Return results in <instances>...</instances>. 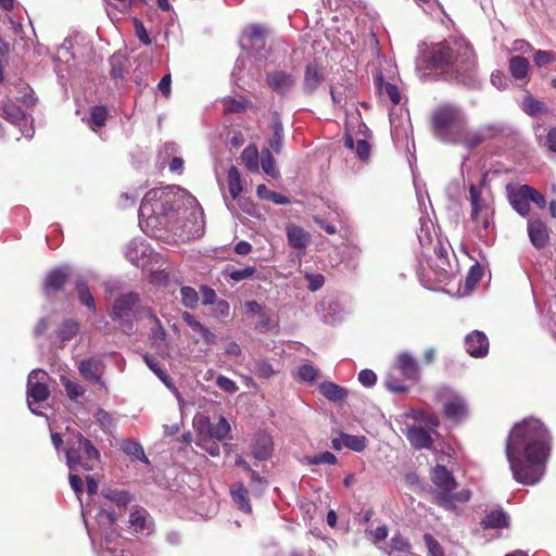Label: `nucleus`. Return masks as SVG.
I'll list each match as a JSON object with an SVG mask.
<instances>
[{
  "label": "nucleus",
  "mask_w": 556,
  "mask_h": 556,
  "mask_svg": "<svg viewBox=\"0 0 556 556\" xmlns=\"http://www.w3.org/2000/svg\"><path fill=\"white\" fill-rule=\"evenodd\" d=\"M143 232L160 240H190L203 233V211L197 199L178 186L149 190L138 211Z\"/></svg>",
  "instance_id": "obj_1"
},
{
  "label": "nucleus",
  "mask_w": 556,
  "mask_h": 556,
  "mask_svg": "<svg viewBox=\"0 0 556 556\" xmlns=\"http://www.w3.org/2000/svg\"><path fill=\"white\" fill-rule=\"evenodd\" d=\"M549 452L551 435L539 419H525L516 425L505 448L514 479L522 484H536L545 473Z\"/></svg>",
  "instance_id": "obj_2"
},
{
  "label": "nucleus",
  "mask_w": 556,
  "mask_h": 556,
  "mask_svg": "<svg viewBox=\"0 0 556 556\" xmlns=\"http://www.w3.org/2000/svg\"><path fill=\"white\" fill-rule=\"evenodd\" d=\"M424 60L429 68L440 71L464 84L469 83L477 70L476 55L471 46L464 39L444 41L431 46Z\"/></svg>",
  "instance_id": "obj_3"
},
{
  "label": "nucleus",
  "mask_w": 556,
  "mask_h": 556,
  "mask_svg": "<svg viewBox=\"0 0 556 556\" xmlns=\"http://www.w3.org/2000/svg\"><path fill=\"white\" fill-rule=\"evenodd\" d=\"M35 103L30 87L20 83L13 89L9 88L8 93L0 94V116L16 125L25 138L31 139L35 135L34 119L27 116L23 106L29 109Z\"/></svg>",
  "instance_id": "obj_4"
},
{
  "label": "nucleus",
  "mask_w": 556,
  "mask_h": 556,
  "mask_svg": "<svg viewBox=\"0 0 556 556\" xmlns=\"http://www.w3.org/2000/svg\"><path fill=\"white\" fill-rule=\"evenodd\" d=\"M431 481L434 485L435 503L446 510L456 511L459 504L471 498V491L462 489L455 492L457 483L453 475L442 465H437L431 471Z\"/></svg>",
  "instance_id": "obj_5"
},
{
  "label": "nucleus",
  "mask_w": 556,
  "mask_h": 556,
  "mask_svg": "<svg viewBox=\"0 0 556 556\" xmlns=\"http://www.w3.org/2000/svg\"><path fill=\"white\" fill-rule=\"evenodd\" d=\"M274 134L268 141V147L263 148L262 156L260 160V153L254 144L245 148V168L250 172H258L261 165L263 172L273 177L277 178L279 172L275 166V160L271 155V151L279 154L282 149L283 129L279 122H275L273 125Z\"/></svg>",
  "instance_id": "obj_6"
},
{
  "label": "nucleus",
  "mask_w": 556,
  "mask_h": 556,
  "mask_svg": "<svg viewBox=\"0 0 556 556\" xmlns=\"http://www.w3.org/2000/svg\"><path fill=\"white\" fill-rule=\"evenodd\" d=\"M65 456L71 471L78 469L91 471L100 462V452L80 432H74L67 438Z\"/></svg>",
  "instance_id": "obj_7"
},
{
  "label": "nucleus",
  "mask_w": 556,
  "mask_h": 556,
  "mask_svg": "<svg viewBox=\"0 0 556 556\" xmlns=\"http://www.w3.org/2000/svg\"><path fill=\"white\" fill-rule=\"evenodd\" d=\"M140 304L139 294L128 292L119 295L112 306L111 318L118 324L125 334H132L136 330L135 321L146 319V311Z\"/></svg>",
  "instance_id": "obj_8"
},
{
  "label": "nucleus",
  "mask_w": 556,
  "mask_h": 556,
  "mask_svg": "<svg viewBox=\"0 0 556 556\" xmlns=\"http://www.w3.org/2000/svg\"><path fill=\"white\" fill-rule=\"evenodd\" d=\"M434 135L445 142L453 143L462 135L466 123L462 111L446 105L438 109L432 117Z\"/></svg>",
  "instance_id": "obj_9"
},
{
  "label": "nucleus",
  "mask_w": 556,
  "mask_h": 556,
  "mask_svg": "<svg viewBox=\"0 0 556 556\" xmlns=\"http://www.w3.org/2000/svg\"><path fill=\"white\" fill-rule=\"evenodd\" d=\"M419 379V366L407 352L400 353L391 371L384 378V386L394 393L406 391L404 381L416 382Z\"/></svg>",
  "instance_id": "obj_10"
},
{
  "label": "nucleus",
  "mask_w": 556,
  "mask_h": 556,
  "mask_svg": "<svg viewBox=\"0 0 556 556\" xmlns=\"http://www.w3.org/2000/svg\"><path fill=\"white\" fill-rule=\"evenodd\" d=\"M49 376L45 370L34 369L27 379V405L30 412L37 416H43L41 408H45L46 401L50 396L47 386Z\"/></svg>",
  "instance_id": "obj_11"
},
{
  "label": "nucleus",
  "mask_w": 556,
  "mask_h": 556,
  "mask_svg": "<svg viewBox=\"0 0 556 556\" xmlns=\"http://www.w3.org/2000/svg\"><path fill=\"white\" fill-rule=\"evenodd\" d=\"M469 193L471 205L470 219L476 225L477 233L483 236L493 226L494 208L486 199L482 198L475 185H470Z\"/></svg>",
  "instance_id": "obj_12"
},
{
  "label": "nucleus",
  "mask_w": 556,
  "mask_h": 556,
  "mask_svg": "<svg viewBox=\"0 0 556 556\" xmlns=\"http://www.w3.org/2000/svg\"><path fill=\"white\" fill-rule=\"evenodd\" d=\"M228 193H224V201L232 216L241 219L243 198L241 195L243 186L241 182V173L237 165L232 164L227 173Z\"/></svg>",
  "instance_id": "obj_13"
},
{
  "label": "nucleus",
  "mask_w": 556,
  "mask_h": 556,
  "mask_svg": "<svg viewBox=\"0 0 556 556\" xmlns=\"http://www.w3.org/2000/svg\"><path fill=\"white\" fill-rule=\"evenodd\" d=\"M245 321L260 332H266L277 327V320L269 309L252 301L245 303Z\"/></svg>",
  "instance_id": "obj_14"
},
{
  "label": "nucleus",
  "mask_w": 556,
  "mask_h": 556,
  "mask_svg": "<svg viewBox=\"0 0 556 556\" xmlns=\"http://www.w3.org/2000/svg\"><path fill=\"white\" fill-rule=\"evenodd\" d=\"M438 399L442 402L444 414L452 420H460L467 415V404L465 399L447 387H443L438 392Z\"/></svg>",
  "instance_id": "obj_15"
},
{
  "label": "nucleus",
  "mask_w": 556,
  "mask_h": 556,
  "mask_svg": "<svg viewBox=\"0 0 556 556\" xmlns=\"http://www.w3.org/2000/svg\"><path fill=\"white\" fill-rule=\"evenodd\" d=\"M269 34L268 27L261 24H252L249 33V47H245L250 59L264 61L268 55L266 40Z\"/></svg>",
  "instance_id": "obj_16"
},
{
  "label": "nucleus",
  "mask_w": 556,
  "mask_h": 556,
  "mask_svg": "<svg viewBox=\"0 0 556 556\" xmlns=\"http://www.w3.org/2000/svg\"><path fill=\"white\" fill-rule=\"evenodd\" d=\"M97 280V275L87 270L76 277L75 288L81 305L86 306L91 311H96V302L90 292L89 282Z\"/></svg>",
  "instance_id": "obj_17"
},
{
  "label": "nucleus",
  "mask_w": 556,
  "mask_h": 556,
  "mask_svg": "<svg viewBox=\"0 0 556 556\" xmlns=\"http://www.w3.org/2000/svg\"><path fill=\"white\" fill-rule=\"evenodd\" d=\"M250 447L255 459L266 460L274 451L273 438L267 431L260 430L253 435Z\"/></svg>",
  "instance_id": "obj_18"
},
{
  "label": "nucleus",
  "mask_w": 556,
  "mask_h": 556,
  "mask_svg": "<svg viewBox=\"0 0 556 556\" xmlns=\"http://www.w3.org/2000/svg\"><path fill=\"white\" fill-rule=\"evenodd\" d=\"M129 527L134 532L148 536L154 531V521L144 508L136 507L130 511Z\"/></svg>",
  "instance_id": "obj_19"
},
{
  "label": "nucleus",
  "mask_w": 556,
  "mask_h": 556,
  "mask_svg": "<svg viewBox=\"0 0 556 556\" xmlns=\"http://www.w3.org/2000/svg\"><path fill=\"white\" fill-rule=\"evenodd\" d=\"M526 188H528V185H521L518 187L507 186V197L509 204L519 215L523 217L530 214V200Z\"/></svg>",
  "instance_id": "obj_20"
},
{
  "label": "nucleus",
  "mask_w": 556,
  "mask_h": 556,
  "mask_svg": "<svg viewBox=\"0 0 556 556\" xmlns=\"http://www.w3.org/2000/svg\"><path fill=\"white\" fill-rule=\"evenodd\" d=\"M492 128H481V129H468L466 124L464 125L462 135L457 136V139L453 143H460L468 149H473L478 147L480 143L485 141L491 137Z\"/></svg>",
  "instance_id": "obj_21"
},
{
  "label": "nucleus",
  "mask_w": 556,
  "mask_h": 556,
  "mask_svg": "<svg viewBox=\"0 0 556 556\" xmlns=\"http://www.w3.org/2000/svg\"><path fill=\"white\" fill-rule=\"evenodd\" d=\"M143 361L146 363V365L149 367V369L151 371H153L155 374V376L166 386V388L176 396V399L178 400L179 404L181 405L182 403V397H181V394L180 392L178 391V389L175 387L172 378L167 375L166 370L164 368L161 367L159 361L150 355V354H146L143 356Z\"/></svg>",
  "instance_id": "obj_22"
},
{
  "label": "nucleus",
  "mask_w": 556,
  "mask_h": 556,
  "mask_svg": "<svg viewBox=\"0 0 556 556\" xmlns=\"http://www.w3.org/2000/svg\"><path fill=\"white\" fill-rule=\"evenodd\" d=\"M528 235L531 243L541 249L545 247L549 239L547 226L540 218H531L528 222Z\"/></svg>",
  "instance_id": "obj_23"
},
{
  "label": "nucleus",
  "mask_w": 556,
  "mask_h": 556,
  "mask_svg": "<svg viewBox=\"0 0 556 556\" xmlns=\"http://www.w3.org/2000/svg\"><path fill=\"white\" fill-rule=\"evenodd\" d=\"M466 351L473 357L485 356L489 352V340L481 331H472L465 339Z\"/></svg>",
  "instance_id": "obj_24"
},
{
  "label": "nucleus",
  "mask_w": 556,
  "mask_h": 556,
  "mask_svg": "<svg viewBox=\"0 0 556 556\" xmlns=\"http://www.w3.org/2000/svg\"><path fill=\"white\" fill-rule=\"evenodd\" d=\"M101 362L93 357L86 358L79 362L78 370L85 380L92 384L105 387L104 381L100 375Z\"/></svg>",
  "instance_id": "obj_25"
},
{
  "label": "nucleus",
  "mask_w": 556,
  "mask_h": 556,
  "mask_svg": "<svg viewBox=\"0 0 556 556\" xmlns=\"http://www.w3.org/2000/svg\"><path fill=\"white\" fill-rule=\"evenodd\" d=\"M268 86L280 94L288 93L294 86L295 79L291 74L282 71H275L267 75Z\"/></svg>",
  "instance_id": "obj_26"
},
{
  "label": "nucleus",
  "mask_w": 556,
  "mask_h": 556,
  "mask_svg": "<svg viewBox=\"0 0 556 556\" xmlns=\"http://www.w3.org/2000/svg\"><path fill=\"white\" fill-rule=\"evenodd\" d=\"M366 446L367 439L364 435L341 433L338 438L332 440V447L334 450L346 447L354 452H362L366 448Z\"/></svg>",
  "instance_id": "obj_27"
},
{
  "label": "nucleus",
  "mask_w": 556,
  "mask_h": 556,
  "mask_svg": "<svg viewBox=\"0 0 556 556\" xmlns=\"http://www.w3.org/2000/svg\"><path fill=\"white\" fill-rule=\"evenodd\" d=\"M181 318L193 332L201 337L205 344L211 345L215 343L216 336L207 327L198 321L192 314L184 312Z\"/></svg>",
  "instance_id": "obj_28"
},
{
  "label": "nucleus",
  "mask_w": 556,
  "mask_h": 556,
  "mask_svg": "<svg viewBox=\"0 0 556 556\" xmlns=\"http://www.w3.org/2000/svg\"><path fill=\"white\" fill-rule=\"evenodd\" d=\"M71 275L68 267L55 268L51 270L45 281L46 292L59 291L63 288Z\"/></svg>",
  "instance_id": "obj_29"
},
{
  "label": "nucleus",
  "mask_w": 556,
  "mask_h": 556,
  "mask_svg": "<svg viewBox=\"0 0 556 556\" xmlns=\"http://www.w3.org/2000/svg\"><path fill=\"white\" fill-rule=\"evenodd\" d=\"M406 438L410 445L417 450L430 448L432 443L430 434L418 426L409 427L406 432Z\"/></svg>",
  "instance_id": "obj_30"
},
{
  "label": "nucleus",
  "mask_w": 556,
  "mask_h": 556,
  "mask_svg": "<svg viewBox=\"0 0 556 556\" xmlns=\"http://www.w3.org/2000/svg\"><path fill=\"white\" fill-rule=\"evenodd\" d=\"M108 109L104 105H94L90 108L89 117L84 119L93 131L101 129L108 119Z\"/></svg>",
  "instance_id": "obj_31"
},
{
  "label": "nucleus",
  "mask_w": 556,
  "mask_h": 556,
  "mask_svg": "<svg viewBox=\"0 0 556 556\" xmlns=\"http://www.w3.org/2000/svg\"><path fill=\"white\" fill-rule=\"evenodd\" d=\"M288 241L291 247L299 250H305L308 242L309 236L302 228L290 225L287 227Z\"/></svg>",
  "instance_id": "obj_32"
},
{
  "label": "nucleus",
  "mask_w": 556,
  "mask_h": 556,
  "mask_svg": "<svg viewBox=\"0 0 556 556\" xmlns=\"http://www.w3.org/2000/svg\"><path fill=\"white\" fill-rule=\"evenodd\" d=\"M207 432L211 438L223 441L229 435L230 425L224 416H219L216 421L207 419Z\"/></svg>",
  "instance_id": "obj_33"
},
{
  "label": "nucleus",
  "mask_w": 556,
  "mask_h": 556,
  "mask_svg": "<svg viewBox=\"0 0 556 556\" xmlns=\"http://www.w3.org/2000/svg\"><path fill=\"white\" fill-rule=\"evenodd\" d=\"M148 248L142 240H131L125 251V255L129 262L136 266H140L141 261L147 255Z\"/></svg>",
  "instance_id": "obj_34"
},
{
  "label": "nucleus",
  "mask_w": 556,
  "mask_h": 556,
  "mask_svg": "<svg viewBox=\"0 0 556 556\" xmlns=\"http://www.w3.org/2000/svg\"><path fill=\"white\" fill-rule=\"evenodd\" d=\"M485 529H502L508 526V516L502 509H493L485 514L482 519Z\"/></svg>",
  "instance_id": "obj_35"
},
{
  "label": "nucleus",
  "mask_w": 556,
  "mask_h": 556,
  "mask_svg": "<svg viewBox=\"0 0 556 556\" xmlns=\"http://www.w3.org/2000/svg\"><path fill=\"white\" fill-rule=\"evenodd\" d=\"M110 65H111V76L112 78L114 79H121L123 80L126 75L128 74V68H127V59L124 54H121V53H115L113 54L110 60Z\"/></svg>",
  "instance_id": "obj_36"
},
{
  "label": "nucleus",
  "mask_w": 556,
  "mask_h": 556,
  "mask_svg": "<svg viewBox=\"0 0 556 556\" xmlns=\"http://www.w3.org/2000/svg\"><path fill=\"white\" fill-rule=\"evenodd\" d=\"M323 79L324 77L316 65H307L304 77V90L309 93L315 91Z\"/></svg>",
  "instance_id": "obj_37"
},
{
  "label": "nucleus",
  "mask_w": 556,
  "mask_h": 556,
  "mask_svg": "<svg viewBox=\"0 0 556 556\" xmlns=\"http://www.w3.org/2000/svg\"><path fill=\"white\" fill-rule=\"evenodd\" d=\"M146 318L152 321L153 326L150 328L151 331V340L154 344L159 342H163L166 339V331L164 327L161 324V320L157 318V316L151 311H146Z\"/></svg>",
  "instance_id": "obj_38"
},
{
  "label": "nucleus",
  "mask_w": 556,
  "mask_h": 556,
  "mask_svg": "<svg viewBox=\"0 0 556 556\" xmlns=\"http://www.w3.org/2000/svg\"><path fill=\"white\" fill-rule=\"evenodd\" d=\"M79 324L74 319H65L58 329V337L64 343L71 341L79 331Z\"/></svg>",
  "instance_id": "obj_39"
},
{
  "label": "nucleus",
  "mask_w": 556,
  "mask_h": 556,
  "mask_svg": "<svg viewBox=\"0 0 556 556\" xmlns=\"http://www.w3.org/2000/svg\"><path fill=\"white\" fill-rule=\"evenodd\" d=\"M321 394L330 401H342L348 392L342 387L333 382H323L319 387Z\"/></svg>",
  "instance_id": "obj_40"
},
{
  "label": "nucleus",
  "mask_w": 556,
  "mask_h": 556,
  "mask_svg": "<svg viewBox=\"0 0 556 556\" xmlns=\"http://www.w3.org/2000/svg\"><path fill=\"white\" fill-rule=\"evenodd\" d=\"M94 417L104 433H112L113 430L116 428L117 417L115 416V414L99 408Z\"/></svg>",
  "instance_id": "obj_41"
},
{
  "label": "nucleus",
  "mask_w": 556,
  "mask_h": 556,
  "mask_svg": "<svg viewBox=\"0 0 556 556\" xmlns=\"http://www.w3.org/2000/svg\"><path fill=\"white\" fill-rule=\"evenodd\" d=\"M102 495L119 507H126L132 500L129 492L116 489H104Z\"/></svg>",
  "instance_id": "obj_42"
},
{
  "label": "nucleus",
  "mask_w": 556,
  "mask_h": 556,
  "mask_svg": "<svg viewBox=\"0 0 556 556\" xmlns=\"http://www.w3.org/2000/svg\"><path fill=\"white\" fill-rule=\"evenodd\" d=\"M530 64L523 56H513L509 60V72L516 79H522L527 76Z\"/></svg>",
  "instance_id": "obj_43"
},
{
  "label": "nucleus",
  "mask_w": 556,
  "mask_h": 556,
  "mask_svg": "<svg viewBox=\"0 0 556 556\" xmlns=\"http://www.w3.org/2000/svg\"><path fill=\"white\" fill-rule=\"evenodd\" d=\"M122 450L128 456L139 459L144 464H149V459L146 456L143 447L140 443L132 440H124L122 443Z\"/></svg>",
  "instance_id": "obj_44"
},
{
  "label": "nucleus",
  "mask_w": 556,
  "mask_h": 556,
  "mask_svg": "<svg viewBox=\"0 0 556 556\" xmlns=\"http://www.w3.org/2000/svg\"><path fill=\"white\" fill-rule=\"evenodd\" d=\"M377 86L379 88L380 93L386 94L394 105L401 102V93L395 85L391 83H384L382 77L380 76L377 78Z\"/></svg>",
  "instance_id": "obj_45"
},
{
  "label": "nucleus",
  "mask_w": 556,
  "mask_h": 556,
  "mask_svg": "<svg viewBox=\"0 0 556 556\" xmlns=\"http://www.w3.org/2000/svg\"><path fill=\"white\" fill-rule=\"evenodd\" d=\"M344 143H345V147H348L349 149H356V154L357 156L365 161L368 159L369 156V152H370V148H369V144L368 142L365 140V139H358L356 141V144L354 142V139L352 138L351 135H346L345 136V139H344Z\"/></svg>",
  "instance_id": "obj_46"
},
{
  "label": "nucleus",
  "mask_w": 556,
  "mask_h": 556,
  "mask_svg": "<svg viewBox=\"0 0 556 556\" xmlns=\"http://www.w3.org/2000/svg\"><path fill=\"white\" fill-rule=\"evenodd\" d=\"M219 280L222 282H227L230 285H235L243 280V269L242 268H235L233 265L228 264L225 266V268L222 270L219 275Z\"/></svg>",
  "instance_id": "obj_47"
},
{
  "label": "nucleus",
  "mask_w": 556,
  "mask_h": 556,
  "mask_svg": "<svg viewBox=\"0 0 556 556\" xmlns=\"http://www.w3.org/2000/svg\"><path fill=\"white\" fill-rule=\"evenodd\" d=\"M62 384L66 391L67 396L72 401H77L86 392L85 388L77 381L71 380L66 377L61 378Z\"/></svg>",
  "instance_id": "obj_48"
},
{
  "label": "nucleus",
  "mask_w": 556,
  "mask_h": 556,
  "mask_svg": "<svg viewBox=\"0 0 556 556\" xmlns=\"http://www.w3.org/2000/svg\"><path fill=\"white\" fill-rule=\"evenodd\" d=\"M181 302L188 308H194L200 300L199 293L192 287L180 288Z\"/></svg>",
  "instance_id": "obj_49"
},
{
  "label": "nucleus",
  "mask_w": 556,
  "mask_h": 556,
  "mask_svg": "<svg viewBox=\"0 0 556 556\" xmlns=\"http://www.w3.org/2000/svg\"><path fill=\"white\" fill-rule=\"evenodd\" d=\"M303 460L308 465H320V464L334 465L337 463V457L331 452H324L318 455L306 456Z\"/></svg>",
  "instance_id": "obj_50"
},
{
  "label": "nucleus",
  "mask_w": 556,
  "mask_h": 556,
  "mask_svg": "<svg viewBox=\"0 0 556 556\" xmlns=\"http://www.w3.org/2000/svg\"><path fill=\"white\" fill-rule=\"evenodd\" d=\"M522 109L527 114L536 116L544 110V104L531 96H528L522 101Z\"/></svg>",
  "instance_id": "obj_51"
},
{
  "label": "nucleus",
  "mask_w": 556,
  "mask_h": 556,
  "mask_svg": "<svg viewBox=\"0 0 556 556\" xmlns=\"http://www.w3.org/2000/svg\"><path fill=\"white\" fill-rule=\"evenodd\" d=\"M179 147L177 143L167 141L160 146L159 148V159L164 163L165 161L170 160L178 152Z\"/></svg>",
  "instance_id": "obj_52"
},
{
  "label": "nucleus",
  "mask_w": 556,
  "mask_h": 556,
  "mask_svg": "<svg viewBox=\"0 0 556 556\" xmlns=\"http://www.w3.org/2000/svg\"><path fill=\"white\" fill-rule=\"evenodd\" d=\"M533 60L538 67H543L555 62L556 54L546 50H538L534 53Z\"/></svg>",
  "instance_id": "obj_53"
},
{
  "label": "nucleus",
  "mask_w": 556,
  "mask_h": 556,
  "mask_svg": "<svg viewBox=\"0 0 556 556\" xmlns=\"http://www.w3.org/2000/svg\"><path fill=\"white\" fill-rule=\"evenodd\" d=\"M424 541L431 556H444V551L442 546L431 534H425Z\"/></svg>",
  "instance_id": "obj_54"
},
{
  "label": "nucleus",
  "mask_w": 556,
  "mask_h": 556,
  "mask_svg": "<svg viewBox=\"0 0 556 556\" xmlns=\"http://www.w3.org/2000/svg\"><path fill=\"white\" fill-rule=\"evenodd\" d=\"M318 375V370L311 364H304L298 368V376L303 381H313Z\"/></svg>",
  "instance_id": "obj_55"
},
{
  "label": "nucleus",
  "mask_w": 556,
  "mask_h": 556,
  "mask_svg": "<svg viewBox=\"0 0 556 556\" xmlns=\"http://www.w3.org/2000/svg\"><path fill=\"white\" fill-rule=\"evenodd\" d=\"M305 278L308 281V289L311 291L319 290L325 283V277L320 274H305Z\"/></svg>",
  "instance_id": "obj_56"
},
{
  "label": "nucleus",
  "mask_w": 556,
  "mask_h": 556,
  "mask_svg": "<svg viewBox=\"0 0 556 556\" xmlns=\"http://www.w3.org/2000/svg\"><path fill=\"white\" fill-rule=\"evenodd\" d=\"M528 191L530 202H533L538 207L543 208L546 205V200L542 193L528 185L526 188Z\"/></svg>",
  "instance_id": "obj_57"
},
{
  "label": "nucleus",
  "mask_w": 556,
  "mask_h": 556,
  "mask_svg": "<svg viewBox=\"0 0 556 556\" xmlns=\"http://www.w3.org/2000/svg\"><path fill=\"white\" fill-rule=\"evenodd\" d=\"M358 381L364 386V387H372L376 381H377V376L376 374L370 370V369H363L361 370V372L358 374Z\"/></svg>",
  "instance_id": "obj_58"
},
{
  "label": "nucleus",
  "mask_w": 556,
  "mask_h": 556,
  "mask_svg": "<svg viewBox=\"0 0 556 556\" xmlns=\"http://www.w3.org/2000/svg\"><path fill=\"white\" fill-rule=\"evenodd\" d=\"M482 278V268L479 265L470 267L469 273L466 277V286L472 287Z\"/></svg>",
  "instance_id": "obj_59"
},
{
  "label": "nucleus",
  "mask_w": 556,
  "mask_h": 556,
  "mask_svg": "<svg viewBox=\"0 0 556 556\" xmlns=\"http://www.w3.org/2000/svg\"><path fill=\"white\" fill-rule=\"evenodd\" d=\"M200 294H201V301H202L203 305H210V304H214L216 302L215 291L207 286L201 287Z\"/></svg>",
  "instance_id": "obj_60"
},
{
  "label": "nucleus",
  "mask_w": 556,
  "mask_h": 556,
  "mask_svg": "<svg viewBox=\"0 0 556 556\" xmlns=\"http://www.w3.org/2000/svg\"><path fill=\"white\" fill-rule=\"evenodd\" d=\"M135 31L136 36L143 45L149 46L151 43L149 34L140 21H135Z\"/></svg>",
  "instance_id": "obj_61"
},
{
  "label": "nucleus",
  "mask_w": 556,
  "mask_h": 556,
  "mask_svg": "<svg viewBox=\"0 0 556 556\" xmlns=\"http://www.w3.org/2000/svg\"><path fill=\"white\" fill-rule=\"evenodd\" d=\"M232 501L236 503L240 510L243 509V483L238 482L236 486L231 490Z\"/></svg>",
  "instance_id": "obj_62"
},
{
  "label": "nucleus",
  "mask_w": 556,
  "mask_h": 556,
  "mask_svg": "<svg viewBox=\"0 0 556 556\" xmlns=\"http://www.w3.org/2000/svg\"><path fill=\"white\" fill-rule=\"evenodd\" d=\"M391 548L397 552H406L409 549V543L405 538L395 535L391 539Z\"/></svg>",
  "instance_id": "obj_63"
},
{
  "label": "nucleus",
  "mask_w": 556,
  "mask_h": 556,
  "mask_svg": "<svg viewBox=\"0 0 556 556\" xmlns=\"http://www.w3.org/2000/svg\"><path fill=\"white\" fill-rule=\"evenodd\" d=\"M214 315L216 317H227L230 312V306L225 300H220L214 303Z\"/></svg>",
  "instance_id": "obj_64"
}]
</instances>
